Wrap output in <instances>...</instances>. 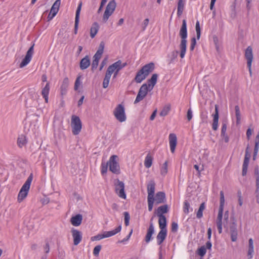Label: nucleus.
Wrapping results in <instances>:
<instances>
[{
    "mask_svg": "<svg viewBox=\"0 0 259 259\" xmlns=\"http://www.w3.org/2000/svg\"><path fill=\"white\" fill-rule=\"evenodd\" d=\"M179 35L181 38V42L179 46L180 50V57L182 59L184 58L186 54L187 48V30L186 21L184 19L182 21V25L181 27Z\"/></svg>",
    "mask_w": 259,
    "mask_h": 259,
    "instance_id": "nucleus-1",
    "label": "nucleus"
},
{
    "mask_svg": "<svg viewBox=\"0 0 259 259\" xmlns=\"http://www.w3.org/2000/svg\"><path fill=\"white\" fill-rule=\"evenodd\" d=\"M154 68L155 65L152 62L145 65L137 72L134 78L135 81L137 83H141L154 70Z\"/></svg>",
    "mask_w": 259,
    "mask_h": 259,
    "instance_id": "nucleus-2",
    "label": "nucleus"
},
{
    "mask_svg": "<svg viewBox=\"0 0 259 259\" xmlns=\"http://www.w3.org/2000/svg\"><path fill=\"white\" fill-rule=\"evenodd\" d=\"M33 179V175L30 174L27 180L21 187L17 197V201L21 202L27 196L30 185Z\"/></svg>",
    "mask_w": 259,
    "mask_h": 259,
    "instance_id": "nucleus-3",
    "label": "nucleus"
},
{
    "mask_svg": "<svg viewBox=\"0 0 259 259\" xmlns=\"http://www.w3.org/2000/svg\"><path fill=\"white\" fill-rule=\"evenodd\" d=\"M70 125L72 134L74 135H78L82 128V123L79 117L75 115H72Z\"/></svg>",
    "mask_w": 259,
    "mask_h": 259,
    "instance_id": "nucleus-4",
    "label": "nucleus"
},
{
    "mask_svg": "<svg viewBox=\"0 0 259 259\" xmlns=\"http://www.w3.org/2000/svg\"><path fill=\"white\" fill-rule=\"evenodd\" d=\"M114 186L117 195L120 198L125 199L126 196L124 191V183L117 179L114 181Z\"/></svg>",
    "mask_w": 259,
    "mask_h": 259,
    "instance_id": "nucleus-5",
    "label": "nucleus"
},
{
    "mask_svg": "<svg viewBox=\"0 0 259 259\" xmlns=\"http://www.w3.org/2000/svg\"><path fill=\"white\" fill-rule=\"evenodd\" d=\"M116 7V3L115 0H111L108 3L103 16V21L104 22H107L109 17L112 15L115 10Z\"/></svg>",
    "mask_w": 259,
    "mask_h": 259,
    "instance_id": "nucleus-6",
    "label": "nucleus"
},
{
    "mask_svg": "<svg viewBox=\"0 0 259 259\" xmlns=\"http://www.w3.org/2000/svg\"><path fill=\"white\" fill-rule=\"evenodd\" d=\"M113 114L116 119L119 122H123L126 120V115L124 106L121 104H118L115 108L113 111Z\"/></svg>",
    "mask_w": 259,
    "mask_h": 259,
    "instance_id": "nucleus-7",
    "label": "nucleus"
},
{
    "mask_svg": "<svg viewBox=\"0 0 259 259\" xmlns=\"http://www.w3.org/2000/svg\"><path fill=\"white\" fill-rule=\"evenodd\" d=\"M117 156L114 155L110 157L108 162L109 170L115 174H119L120 173V167L117 162Z\"/></svg>",
    "mask_w": 259,
    "mask_h": 259,
    "instance_id": "nucleus-8",
    "label": "nucleus"
},
{
    "mask_svg": "<svg viewBox=\"0 0 259 259\" xmlns=\"http://www.w3.org/2000/svg\"><path fill=\"white\" fill-rule=\"evenodd\" d=\"M151 91V90H149V88H147V83H144L142 84L139 90L138 95L134 101V104H137L143 100L148 94V92Z\"/></svg>",
    "mask_w": 259,
    "mask_h": 259,
    "instance_id": "nucleus-9",
    "label": "nucleus"
},
{
    "mask_svg": "<svg viewBox=\"0 0 259 259\" xmlns=\"http://www.w3.org/2000/svg\"><path fill=\"white\" fill-rule=\"evenodd\" d=\"M232 222L229 226L230 234L232 241L235 242L237 240L238 231L237 229L236 220L234 217L231 218Z\"/></svg>",
    "mask_w": 259,
    "mask_h": 259,
    "instance_id": "nucleus-10",
    "label": "nucleus"
},
{
    "mask_svg": "<svg viewBox=\"0 0 259 259\" xmlns=\"http://www.w3.org/2000/svg\"><path fill=\"white\" fill-rule=\"evenodd\" d=\"M245 58L247 60V66L248 68L250 75H252L251 64L253 60L252 49L250 46L247 48L245 51Z\"/></svg>",
    "mask_w": 259,
    "mask_h": 259,
    "instance_id": "nucleus-11",
    "label": "nucleus"
},
{
    "mask_svg": "<svg viewBox=\"0 0 259 259\" xmlns=\"http://www.w3.org/2000/svg\"><path fill=\"white\" fill-rule=\"evenodd\" d=\"M126 65V63L122 64L121 61L119 60L110 65L108 67L107 69H109L110 68H111V69H112V74L114 73L113 78H115L116 77L119 71L124 67Z\"/></svg>",
    "mask_w": 259,
    "mask_h": 259,
    "instance_id": "nucleus-12",
    "label": "nucleus"
},
{
    "mask_svg": "<svg viewBox=\"0 0 259 259\" xmlns=\"http://www.w3.org/2000/svg\"><path fill=\"white\" fill-rule=\"evenodd\" d=\"M34 45L33 44L27 51L25 58L22 60V62L20 64L19 67L23 68L26 66L30 62L32 55L34 53Z\"/></svg>",
    "mask_w": 259,
    "mask_h": 259,
    "instance_id": "nucleus-13",
    "label": "nucleus"
},
{
    "mask_svg": "<svg viewBox=\"0 0 259 259\" xmlns=\"http://www.w3.org/2000/svg\"><path fill=\"white\" fill-rule=\"evenodd\" d=\"M169 142L171 152L174 153L177 144V138L175 134H170L169 135Z\"/></svg>",
    "mask_w": 259,
    "mask_h": 259,
    "instance_id": "nucleus-14",
    "label": "nucleus"
},
{
    "mask_svg": "<svg viewBox=\"0 0 259 259\" xmlns=\"http://www.w3.org/2000/svg\"><path fill=\"white\" fill-rule=\"evenodd\" d=\"M71 232L72 237L73 238L74 245H77L80 242L81 240V233L79 231L75 229H73Z\"/></svg>",
    "mask_w": 259,
    "mask_h": 259,
    "instance_id": "nucleus-15",
    "label": "nucleus"
},
{
    "mask_svg": "<svg viewBox=\"0 0 259 259\" xmlns=\"http://www.w3.org/2000/svg\"><path fill=\"white\" fill-rule=\"evenodd\" d=\"M219 109L217 105H215V113L213 115V122H212V128L214 131H217L218 127V121H219Z\"/></svg>",
    "mask_w": 259,
    "mask_h": 259,
    "instance_id": "nucleus-16",
    "label": "nucleus"
},
{
    "mask_svg": "<svg viewBox=\"0 0 259 259\" xmlns=\"http://www.w3.org/2000/svg\"><path fill=\"white\" fill-rule=\"evenodd\" d=\"M69 82V79L67 77H65L63 79L60 87V94L62 97H63L66 94Z\"/></svg>",
    "mask_w": 259,
    "mask_h": 259,
    "instance_id": "nucleus-17",
    "label": "nucleus"
},
{
    "mask_svg": "<svg viewBox=\"0 0 259 259\" xmlns=\"http://www.w3.org/2000/svg\"><path fill=\"white\" fill-rule=\"evenodd\" d=\"M158 75L156 73L153 74L151 77L147 80V87L149 90H152L156 84L157 80Z\"/></svg>",
    "mask_w": 259,
    "mask_h": 259,
    "instance_id": "nucleus-18",
    "label": "nucleus"
},
{
    "mask_svg": "<svg viewBox=\"0 0 259 259\" xmlns=\"http://www.w3.org/2000/svg\"><path fill=\"white\" fill-rule=\"evenodd\" d=\"M155 183L153 181H150L147 185L148 198H154L155 192Z\"/></svg>",
    "mask_w": 259,
    "mask_h": 259,
    "instance_id": "nucleus-19",
    "label": "nucleus"
},
{
    "mask_svg": "<svg viewBox=\"0 0 259 259\" xmlns=\"http://www.w3.org/2000/svg\"><path fill=\"white\" fill-rule=\"evenodd\" d=\"M81 6H82V3L81 2L78 6V7H77L76 11V15H75V25H74V33L75 34H76L77 33L78 25L79 19V15H80V12L81 11Z\"/></svg>",
    "mask_w": 259,
    "mask_h": 259,
    "instance_id": "nucleus-20",
    "label": "nucleus"
},
{
    "mask_svg": "<svg viewBox=\"0 0 259 259\" xmlns=\"http://www.w3.org/2000/svg\"><path fill=\"white\" fill-rule=\"evenodd\" d=\"M50 89V83L48 82L45 87L42 88L41 92V94L42 97L45 99V101L46 103H48Z\"/></svg>",
    "mask_w": 259,
    "mask_h": 259,
    "instance_id": "nucleus-21",
    "label": "nucleus"
},
{
    "mask_svg": "<svg viewBox=\"0 0 259 259\" xmlns=\"http://www.w3.org/2000/svg\"><path fill=\"white\" fill-rule=\"evenodd\" d=\"M112 69L110 68L109 69H107L105 74V77L103 82V87L104 89L107 88L108 87L109 81L112 75Z\"/></svg>",
    "mask_w": 259,
    "mask_h": 259,
    "instance_id": "nucleus-22",
    "label": "nucleus"
},
{
    "mask_svg": "<svg viewBox=\"0 0 259 259\" xmlns=\"http://www.w3.org/2000/svg\"><path fill=\"white\" fill-rule=\"evenodd\" d=\"M82 220V215L78 214L71 218L70 222L73 226H78L81 224Z\"/></svg>",
    "mask_w": 259,
    "mask_h": 259,
    "instance_id": "nucleus-23",
    "label": "nucleus"
},
{
    "mask_svg": "<svg viewBox=\"0 0 259 259\" xmlns=\"http://www.w3.org/2000/svg\"><path fill=\"white\" fill-rule=\"evenodd\" d=\"M91 64L90 60L88 56L82 58L80 62V68L81 70L86 69Z\"/></svg>",
    "mask_w": 259,
    "mask_h": 259,
    "instance_id": "nucleus-24",
    "label": "nucleus"
},
{
    "mask_svg": "<svg viewBox=\"0 0 259 259\" xmlns=\"http://www.w3.org/2000/svg\"><path fill=\"white\" fill-rule=\"evenodd\" d=\"M223 211H219L217 219V226L219 233L221 234L222 232V218Z\"/></svg>",
    "mask_w": 259,
    "mask_h": 259,
    "instance_id": "nucleus-25",
    "label": "nucleus"
},
{
    "mask_svg": "<svg viewBox=\"0 0 259 259\" xmlns=\"http://www.w3.org/2000/svg\"><path fill=\"white\" fill-rule=\"evenodd\" d=\"M154 233V228L152 223H151L147 230V233L145 237V241L148 243L152 238V236Z\"/></svg>",
    "mask_w": 259,
    "mask_h": 259,
    "instance_id": "nucleus-26",
    "label": "nucleus"
},
{
    "mask_svg": "<svg viewBox=\"0 0 259 259\" xmlns=\"http://www.w3.org/2000/svg\"><path fill=\"white\" fill-rule=\"evenodd\" d=\"M167 234L166 230H161L157 236V240L158 245H160L165 240Z\"/></svg>",
    "mask_w": 259,
    "mask_h": 259,
    "instance_id": "nucleus-27",
    "label": "nucleus"
},
{
    "mask_svg": "<svg viewBox=\"0 0 259 259\" xmlns=\"http://www.w3.org/2000/svg\"><path fill=\"white\" fill-rule=\"evenodd\" d=\"M165 200V193L163 192H158L156 193L155 200L157 204L164 202Z\"/></svg>",
    "mask_w": 259,
    "mask_h": 259,
    "instance_id": "nucleus-28",
    "label": "nucleus"
},
{
    "mask_svg": "<svg viewBox=\"0 0 259 259\" xmlns=\"http://www.w3.org/2000/svg\"><path fill=\"white\" fill-rule=\"evenodd\" d=\"M99 29V25L97 22H94L90 29V36L93 38L98 32Z\"/></svg>",
    "mask_w": 259,
    "mask_h": 259,
    "instance_id": "nucleus-29",
    "label": "nucleus"
},
{
    "mask_svg": "<svg viewBox=\"0 0 259 259\" xmlns=\"http://www.w3.org/2000/svg\"><path fill=\"white\" fill-rule=\"evenodd\" d=\"M121 226H119L118 227H117L114 230L104 232V233L103 234L104 238L109 237H111L112 236L115 235L116 234L119 232L121 231Z\"/></svg>",
    "mask_w": 259,
    "mask_h": 259,
    "instance_id": "nucleus-30",
    "label": "nucleus"
},
{
    "mask_svg": "<svg viewBox=\"0 0 259 259\" xmlns=\"http://www.w3.org/2000/svg\"><path fill=\"white\" fill-rule=\"evenodd\" d=\"M101 57H102L101 55L98 54L96 53L93 56V60L92 63V69L93 70L97 69V68L98 66L99 61L100 59H101Z\"/></svg>",
    "mask_w": 259,
    "mask_h": 259,
    "instance_id": "nucleus-31",
    "label": "nucleus"
},
{
    "mask_svg": "<svg viewBox=\"0 0 259 259\" xmlns=\"http://www.w3.org/2000/svg\"><path fill=\"white\" fill-rule=\"evenodd\" d=\"M158 224L159 228L161 230H166V219L164 215H160L158 217Z\"/></svg>",
    "mask_w": 259,
    "mask_h": 259,
    "instance_id": "nucleus-32",
    "label": "nucleus"
},
{
    "mask_svg": "<svg viewBox=\"0 0 259 259\" xmlns=\"http://www.w3.org/2000/svg\"><path fill=\"white\" fill-rule=\"evenodd\" d=\"M61 4L60 0H56L51 9V13H53V16H56L59 11Z\"/></svg>",
    "mask_w": 259,
    "mask_h": 259,
    "instance_id": "nucleus-33",
    "label": "nucleus"
},
{
    "mask_svg": "<svg viewBox=\"0 0 259 259\" xmlns=\"http://www.w3.org/2000/svg\"><path fill=\"white\" fill-rule=\"evenodd\" d=\"M185 6V0H179L178 3L177 15L180 17L183 14Z\"/></svg>",
    "mask_w": 259,
    "mask_h": 259,
    "instance_id": "nucleus-34",
    "label": "nucleus"
},
{
    "mask_svg": "<svg viewBox=\"0 0 259 259\" xmlns=\"http://www.w3.org/2000/svg\"><path fill=\"white\" fill-rule=\"evenodd\" d=\"M168 211V206L167 205H164L159 206L156 211V214L158 217L160 215H163V213H167Z\"/></svg>",
    "mask_w": 259,
    "mask_h": 259,
    "instance_id": "nucleus-35",
    "label": "nucleus"
},
{
    "mask_svg": "<svg viewBox=\"0 0 259 259\" xmlns=\"http://www.w3.org/2000/svg\"><path fill=\"white\" fill-rule=\"evenodd\" d=\"M152 161L153 158L151 156V155L149 154H147L144 161V164L145 167L147 168H149L150 167H151L152 164Z\"/></svg>",
    "mask_w": 259,
    "mask_h": 259,
    "instance_id": "nucleus-36",
    "label": "nucleus"
},
{
    "mask_svg": "<svg viewBox=\"0 0 259 259\" xmlns=\"http://www.w3.org/2000/svg\"><path fill=\"white\" fill-rule=\"evenodd\" d=\"M249 248L248 251V255L250 256V258H251L252 256V254L254 252V247H253V242L252 238H250L249 239Z\"/></svg>",
    "mask_w": 259,
    "mask_h": 259,
    "instance_id": "nucleus-37",
    "label": "nucleus"
},
{
    "mask_svg": "<svg viewBox=\"0 0 259 259\" xmlns=\"http://www.w3.org/2000/svg\"><path fill=\"white\" fill-rule=\"evenodd\" d=\"M225 204V197L223 191L220 192V204L219 211H223Z\"/></svg>",
    "mask_w": 259,
    "mask_h": 259,
    "instance_id": "nucleus-38",
    "label": "nucleus"
},
{
    "mask_svg": "<svg viewBox=\"0 0 259 259\" xmlns=\"http://www.w3.org/2000/svg\"><path fill=\"white\" fill-rule=\"evenodd\" d=\"M26 143V139L25 136L24 135H21L20 136L17 140V144L19 147H22Z\"/></svg>",
    "mask_w": 259,
    "mask_h": 259,
    "instance_id": "nucleus-39",
    "label": "nucleus"
},
{
    "mask_svg": "<svg viewBox=\"0 0 259 259\" xmlns=\"http://www.w3.org/2000/svg\"><path fill=\"white\" fill-rule=\"evenodd\" d=\"M168 171V162L166 161L160 169V174L162 176H165Z\"/></svg>",
    "mask_w": 259,
    "mask_h": 259,
    "instance_id": "nucleus-40",
    "label": "nucleus"
},
{
    "mask_svg": "<svg viewBox=\"0 0 259 259\" xmlns=\"http://www.w3.org/2000/svg\"><path fill=\"white\" fill-rule=\"evenodd\" d=\"M235 115L236 117V123L237 124L240 123V121L241 119V114L240 112L239 107L238 105L235 106Z\"/></svg>",
    "mask_w": 259,
    "mask_h": 259,
    "instance_id": "nucleus-41",
    "label": "nucleus"
},
{
    "mask_svg": "<svg viewBox=\"0 0 259 259\" xmlns=\"http://www.w3.org/2000/svg\"><path fill=\"white\" fill-rule=\"evenodd\" d=\"M170 110V106L169 105H166L163 107L162 110L160 113V115L161 116H166Z\"/></svg>",
    "mask_w": 259,
    "mask_h": 259,
    "instance_id": "nucleus-42",
    "label": "nucleus"
},
{
    "mask_svg": "<svg viewBox=\"0 0 259 259\" xmlns=\"http://www.w3.org/2000/svg\"><path fill=\"white\" fill-rule=\"evenodd\" d=\"M206 252V249L205 247V246H201L197 250V253L199 255H200L201 257H203L205 255Z\"/></svg>",
    "mask_w": 259,
    "mask_h": 259,
    "instance_id": "nucleus-43",
    "label": "nucleus"
},
{
    "mask_svg": "<svg viewBox=\"0 0 259 259\" xmlns=\"http://www.w3.org/2000/svg\"><path fill=\"white\" fill-rule=\"evenodd\" d=\"M104 47L105 43L102 41L100 43L98 50L96 53L102 55L104 52Z\"/></svg>",
    "mask_w": 259,
    "mask_h": 259,
    "instance_id": "nucleus-44",
    "label": "nucleus"
},
{
    "mask_svg": "<svg viewBox=\"0 0 259 259\" xmlns=\"http://www.w3.org/2000/svg\"><path fill=\"white\" fill-rule=\"evenodd\" d=\"M196 31L197 39H199L201 35V29L199 25V22L198 21H197L196 23Z\"/></svg>",
    "mask_w": 259,
    "mask_h": 259,
    "instance_id": "nucleus-45",
    "label": "nucleus"
},
{
    "mask_svg": "<svg viewBox=\"0 0 259 259\" xmlns=\"http://www.w3.org/2000/svg\"><path fill=\"white\" fill-rule=\"evenodd\" d=\"M102 246L101 245H98L96 246L93 250V254L96 256H98L99 254V252L101 250Z\"/></svg>",
    "mask_w": 259,
    "mask_h": 259,
    "instance_id": "nucleus-46",
    "label": "nucleus"
},
{
    "mask_svg": "<svg viewBox=\"0 0 259 259\" xmlns=\"http://www.w3.org/2000/svg\"><path fill=\"white\" fill-rule=\"evenodd\" d=\"M124 217V223L126 226L129 225V222L130 220V216L128 212L125 211L123 213Z\"/></svg>",
    "mask_w": 259,
    "mask_h": 259,
    "instance_id": "nucleus-47",
    "label": "nucleus"
},
{
    "mask_svg": "<svg viewBox=\"0 0 259 259\" xmlns=\"http://www.w3.org/2000/svg\"><path fill=\"white\" fill-rule=\"evenodd\" d=\"M108 165H109L108 162L106 163H102L101 173L102 175H104L107 172Z\"/></svg>",
    "mask_w": 259,
    "mask_h": 259,
    "instance_id": "nucleus-48",
    "label": "nucleus"
},
{
    "mask_svg": "<svg viewBox=\"0 0 259 259\" xmlns=\"http://www.w3.org/2000/svg\"><path fill=\"white\" fill-rule=\"evenodd\" d=\"M190 207V203L187 201L184 202V205L183 208L184 212L186 214L189 213V209Z\"/></svg>",
    "mask_w": 259,
    "mask_h": 259,
    "instance_id": "nucleus-49",
    "label": "nucleus"
},
{
    "mask_svg": "<svg viewBox=\"0 0 259 259\" xmlns=\"http://www.w3.org/2000/svg\"><path fill=\"white\" fill-rule=\"evenodd\" d=\"M80 77V76H79L76 79L74 84V90L75 91H77L78 87L81 85Z\"/></svg>",
    "mask_w": 259,
    "mask_h": 259,
    "instance_id": "nucleus-50",
    "label": "nucleus"
},
{
    "mask_svg": "<svg viewBox=\"0 0 259 259\" xmlns=\"http://www.w3.org/2000/svg\"><path fill=\"white\" fill-rule=\"evenodd\" d=\"M154 198H148V210L150 211L152 210Z\"/></svg>",
    "mask_w": 259,
    "mask_h": 259,
    "instance_id": "nucleus-51",
    "label": "nucleus"
},
{
    "mask_svg": "<svg viewBox=\"0 0 259 259\" xmlns=\"http://www.w3.org/2000/svg\"><path fill=\"white\" fill-rule=\"evenodd\" d=\"M104 238L103 234H98L96 236H93L91 237V240L92 241H96V240H99L102 239Z\"/></svg>",
    "mask_w": 259,
    "mask_h": 259,
    "instance_id": "nucleus-52",
    "label": "nucleus"
},
{
    "mask_svg": "<svg viewBox=\"0 0 259 259\" xmlns=\"http://www.w3.org/2000/svg\"><path fill=\"white\" fill-rule=\"evenodd\" d=\"M196 44V38L195 37L192 38L191 43V46H190V50L191 51H193Z\"/></svg>",
    "mask_w": 259,
    "mask_h": 259,
    "instance_id": "nucleus-53",
    "label": "nucleus"
},
{
    "mask_svg": "<svg viewBox=\"0 0 259 259\" xmlns=\"http://www.w3.org/2000/svg\"><path fill=\"white\" fill-rule=\"evenodd\" d=\"M226 131L227 124L226 123H223L221 129V136H225V135H227L226 133Z\"/></svg>",
    "mask_w": 259,
    "mask_h": 259,
    "instance_id": "nucleus-54",
    "label": "nucleus"
},
{
    "mask_svg": "<svg viewBox=\"0 0 259 259\" xmlns=\"http://www.w3.org/2000/svg\"><path fill=\"white\" fill-rule=\"evenodd\" d=\"M250 157H249L247 156H245L243 164V167H248Z\"/></svg>",
    "mask_w": 259,
    "mask_h": 259,
    "instance_id": "nucleus-55",
    "label": "nucleus"
},
{
    "mask_svg": "<svg viewBox=\"0 0 259 259\" xmlns=\"http://www.w3.org/2000/svg\"><path fill=\"white\" fill-rule=\"evenodd\" d=\"M178 228V225L177 223L172 222L171 224V231L173 232H177Z\"/></svg>",
    "mask_w": 259,
    "mask_h": 259,
    "instance_id": "nucleus-56",
    "label": "nucleus"
},
{
    "mask_svg": "<svg viewBox=\"0 0 259 259\" xmlns=\"http://www.w3.org/2000/svg\"><path fill=\"white\" fill-rule=\"evenodd\" d=\"M107 58H104L101 63L100 68H99L100 71L102 70L103 68L107 64Z\"/></svg>",
    "mask_w": 259,
    "mask_h": 259,
    "instance_id": "nucleus-57",
    "label": "nucleus"
},
{
    "mask_svg": "<svg viewBox=\"0 0 259 259\" xmlns=\"http://www.w3.org/2000/svg\"><path fill=\"white\" fill-rule=\"evenodd\" d=\"M187 119L190 121L192 118V112L191 109H188L187 113Z\"/></svg>",
    "mask_w": 259,
    "mask_h": 259,
    "instance_id": "nucleus-58",
    "label": "nucleus"
},
{
    "mask_svg": "<svg viewBox=\"0 0 259 259\" xmlns=\"http://www.w3.org/2000/svg\"><path fill=\"white\" fill-rule=\"evenodd\" d=\"M254 148H259V133L256 135L255 140Z\"/></svg>",
    "mask_w": 259,
    "mask_h": 259,
    "instance_id": "nucleus-59",
    "label": "nucleus"
},
{
    "mask_svg": "<svg viewBox=\"0 0 259 259\" xmlns=\"http://www.w3.org/2000/svg\"><path fill=\"white\" fill-rule=\"evenodd\" d=\"M149 20L148 18H146L144 20V22L143 23V30H145L148 25Z\"/></svg>",
    "mask_w": 259,
    "mask_h": 259,
    "instance_id": "nucleus-60",
    "label": "nucleus"
},
{
    "mask_svg": "<svg viewBox=\"0 0 259 259\" xmlns=\"http://www.w3.org/2000/svg\"><path fill=\"white\" fill-rule=\"evenodd\" d=\"M211 232H212V230H211V229L210 228H209L207 230V238H208V239L209 240H210L211 239Z\"/></svg>",
    "mask_w": 259,
    "mask_h": 259,
    "instance_id": "nucleus-61",
    "label": "nucleus"
},
{
    "mask_svg": "<svg viewBox=\"0 0 259 259\" xmlns=\"http://www.w3.org/2000/svg\"><path fill=\"white\" fill-rule=\"evenodd\" d=\"M252 130L250 128H248L246 132V136L248 140H249L250 136L252 135Z\"/></svg>",
    "mask_w": 259,
    "mask_h": 259,
    "instance_id": "nucleus-62",
    "label": "nucleus"
},
{
    "mask_svg": "<svg viewBox=\"0 0 259 259\" xmlns=\"http://www.w3.org/2000/svg\"><path fill=\"white\" fill-rule=\"evenodd\" d=\"M212 246L211 243L210 242V240L208 241L205 244V248L206 249H210Z\"/></svg>",
    "mask_w": 259,
    "mask_h": 259,
    "instance_id": "nucleus-63",
    "label": "nucleus"
},
{
    "mask_svg": "<svg viewBox=\"0 0 259 259\" xmlns=\"http://www.w3.org/2000/svg\"><path fill=\"white\" fill-rule=\"evenodd\" d=\"M202 212H203L202 210L198 209V211L197 212V217L198 219H200V218L202 217V215H203V213Z\"/></svg>",
    "mask_w": 259,
    "mask_h": 259,
    "instance_id": "nucleus-64",
    "label": "nucleus"
}]
</instances>
